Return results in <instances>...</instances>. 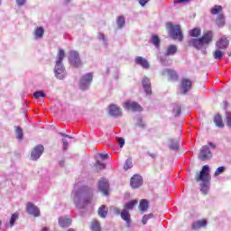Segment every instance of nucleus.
I'll return each instance as SVG.
<instances>
[{
  "mask_svg": "<svg viewBox=\"0 0 231 231\" xmlns=\"http://www.w3.org/2000/svg\"><path fill=\"white\" fill-rule=\"evenodd\" d=\"M214 35L212 31H208L201 38L199 39H190L189 43V46H193L196 50H207L208 48V44L212 42Z\"/></svg>",
  "mask_w": 231,
  "mask_h": 231,
  "instance_id": "obj_1",
  "label": "nucleus"
},
{
  "mask_svg": "<svg viewBox=\"0 0 231 231\" xmlns=\"http://www.w3.org/2000/svg\"><path fill=\"white\" fill-rule=\"evenodd\" d=\"M169 143V147L172 151H178L180 149V139H170Z\"/></svg>",
  "mask_w": 231,
  "mask_h": 231,
  "instance_id": "obj_23",
  "label": "nucleus"
},
{
  "mask_svg": "<svg viewBox=\"0 0 231 231\" xmlns=\"http://www.w3.org/2000/svg\"><path fill=\"white\" fill-rule=\"evenodd\" d=\"M190 88H192V81L187 79H182L180 87L182 95H185V93H187Z\"/></svg>",
  "mask_w": 231,
  "mask_h": 231,
  "instance_id": "obj_20",
  "label": "nucleus"
},
{
  "mask_svg": "<svg viewBox=\"0 0 231 231\" xmlns=\"http://www.w3.org/2000/svg\"><path fill=\"white\" fill-rule=\"evenodd\" d=\"M91 82H93V74L87 73L83 77H81L79 81V89L82 91H86L89 89V86H91Z\"/></svg>",
  "mask_w": 231,
  "mask_h": 231,
  "instance_id": "obj_8",
  "label": "nucleus"
},
{
  "mask_svg": "<svg viewBox=\"0 0 231 231\" xmlns=\"http://www.w3.org/2000/svg\"><path fill=\"white\" fill-rule=\"evenodd\" d=\"M63 143V151H68V147H69V144L68 143V140L62 139Z\"/></svg>",
  "mask_w": 231,
  "mask_h": 231,
  "instance_id": "obj_49",
  "label": "nucleus"
},
{
  "mask_svg": "<svg viewBox=\"0 0 231 231\" xmlns=\"http://www.w3.org/2000/svg\"><path fill=\"white\" fill-rule=\"evenodd\" d=\"M189 0H175V5H180L181 3H189Z\"/></svg>",
  "mask_w": 231,
  "mask_h": 231,
  "instance_id": "obj_54",
  "label": "nucleus"
},
{
  "mask_svg": "<svg viewBox=\"0 0 231 231\" xmlns=\"http://www.w3.org/2000/svg\"><path fill=\"white\" fill-rule=\"evenodd\" d=\"M226 125L228 127H231V113L230 112H227L226 114Z\"/></svg>",
  "mask_w": 231,
  "mask_h": 231,
  "instance_id": "obj_48",
  "label": "nucleus"
},
{
  "mask_svg": "<svg viewBox=\"0 0 231 231\" xmlns=\"http://www.w3.org/2000/svg\"><path fill=\"white\" fill-rule=\"evenodd\" d=\"M223 11V7L221 5H215L213 8H211V14L212 15H217L219 12Z\"/></svg>",
  "mask_w": 231,
  "mask_h": 231,
  "instance_id": "obj_39",
  "label": "nucleus"
},
{
  "mask_svg": "<svg viewBox=\"0 0 231 231\" xmlns=\"http://www.w3.org/2000/svg\"><path fill=\"white\" fill-rule=\"evenodd\" d=\"M133 167V161L131 159H127L125 161V166H124V169L125 171H128V169H131Z\"/></svg>",
  "mask_w": 231,
  "mask_h": 231,
  "instance_id": "obj_45",
  "label": "nucleus"
},
{
  "mask_svg": "<svg viewBox=\"0 0 231 231\" xmlns=\"http://www.w3.org/2000/svg\"><path fill=\"white\" fill-rule=\"evenodd\" d=\"M114 212L115 214H116L117 216L120 215V209L118 208H114Z\"/></svg>",
  "mask_w": 231,
  "mask_h": 231,
  "instance_id": "obj_57",
  "label": "nucleus"
},
{
  "mask_svg": "<svg viewBox=\"0 0 231 231\" xmlns=\"http://www.w3.org/2000/svg\"><path fill=\"white\" fill-rule=\"evenodd\" d=\"M135 125L141 127V129H145V123L142 120V117H137Z\"/></svg>",
  "mask_w": 231,
  "mask_h": 231,
  "instance_id": "obj_42",
  "label": "nucleus"
},
{
  "mask_svg": "<svg viewBox=\"0 0 231 231\" xmlns=\"http://www.w3.org/2000/svg\"><path fill=\"white\" fill-rule=\"evenodd\" d=\"M109 158V154L107 153H97L95 156L96 162L92 166L94 172H100V171H104L106 169V160Z\"/></svg>",
  "mask_w": 231,
  "mask_h": 231,
  "instance_id": "obj_4",
  "label": "nucleus"
},
{
  "mask_svg": "<svg viewBox=\"0 0 231 231\" xmlns=\"http://www.w3.org/2000/svg\"><path fill=\"white\" fill-rule=\"evenodd\" d=\"M199 158V160H202V162H207V160H210V158H212V152L210 151L208 145L202 146Z\"/></svg>",
  "mask_w": 231,
  "mask_h": 231,
  "instance_id": "obj_10",
  "label": "nucleus"
},
{
  "mask_svg": "<svg viewBox=\"0 0 231 231\" xmlns=\"http://www.w3.org/2000/svg\"><path fill=\"white\" fill-rule=\"evenodd\" d=\"M121 217L122 219H124V221L127 223V225L131 223V215L129 214V210L123 209V211L121 212Z\"/></svg>",
  "mask_w": 231,
  "mask_h": 231,
  "instance_id": "obj_25",
  "label": "nucleus"
},
{
  "mask_svg": "<svg viewBox=\"0 0 231 231\" xmlns=\"http://www.w3.org/2000/svg\"><path fill=\"white\" fill-rule=\"evenodd\" d=\"M16 5H18V6H24L26 0H16Z\"/></svg>",
  "mask_w": 231,
  "mask_h": 231,
  "instance_id": "obj_51",
  "label": "nucleus"
},
{
  "mask_svg": "<svg viewBox=\"0 0 231 231\" xmlns=\"http://www.w3.org/2000/svg\"><path fill=\"white\" fill-rule=\"evenodd\" d=\"M190 37H199L201 35V28L195 27L189 31Z\"/></svg>",
  "mask_w": 231,
  "mask_h": 231,
  "instance_id": "obj_32",
  "label": "nucleus"
},
{
  "mask_svg": "<svg viewBox=\"0 0 231 231\" xmlns=\"http://www.w3.org/2000/svg\"><path fill=\"white\" fill-rule=\"evenodd\" d=\"M142 85L146 95H152V89L151 88V79H149V78L144 77L142 80Z\"/></svg>",
  "mask_w": 231,
  "mask_h": 231,
  "instance_id": "obj_16",
  "label": "nucleus"
},
{
  "mask_svg": "<svg viewBox=\"0 0 231 231\" xmlns=\"http://www.w3.org/2000/svg\"><path fill=\"white\" fill-rule=\"evenodd\" d=\"M46 97V94L42 91H36L34 92V98L39 99V98H44Z\"/></svg>",
  "mask_w": 231,
  "mask_h": 231,
  "instance_id": "obj_44",
  "label": "nucleus"
},
{
  "mask_svg": "<svg viewBox=\"0 0 231 231\" xmlns=\"http://www.w3.org/2000/svg\"><path fill=\"white\" fill-rule=\"evenodd\" d=\"M202 226H207V220H199L192 225L193 230H199Z\"/></svg>",
  "mask_w": 231,
  "mask_h": 231,
  "instance_id": "obj_26",
  "label": "nucleus"
},
{
  "mask_svg": "<svg viewBox=\"0 0 231 231\" xmlns=\"http://www.w3.org/2000/svg\"><path fill=\"white\" fill-rule=\"evenodd\" d=\"M225 55V53H223V51H221V49H217L216 50V51L213 53V57L214 59H216V60H220V59H223V56Z\"/></svg>",
  "mask_w": 231,
  "mask_h": 231,
  "instance_id": "obj_34",
  "label": "nucleus"
},
{
  "mask_svg": "<svg viewBox=\"0 0 231 231\" xmlns=\"http://www.w3.org/2000/svg\"><path fill=\"white\" fill-rule=\"evenodd\" d=\"M60 165H62V162H60Z\"/></svg>",
  "mask_w": 231,
  "mask_h": 231,
  "instance_id": "obj_63",
  "label": "nucleus"
},
{
  "mask_svg": "<svg viewBox=\"0 0 231 231\" xmlns=\"http://www.w3.org/2000/svg\"><path fill=\"white\" fill-rule=\"evenodd\" d=\"M134 62H135V64H137V66H141V68H143V69H149V68L151 66L149 64V61L142 56L135 57Z\"/></svg>",
  "mask_w": 231,
  "mask_h": 231,
  "instance_id": "obj_14",
  "label": "nucleus"
},
{
  "mask_svg": "<svg viewBox=\"0 0 231 231\" xmlns=\"http://www.w3.org/2000/svg\"><path fill=\"white\" fill-rule=\"evenodd\" d=\"M196 180L200 182V192H202V194H208V190L210 189V175L199 174L196 177Z\"/></svg>",
  "mask_w": 231,
  "mask_h": 231,
  "instance_id": "obj_5",
  "label": "nucleus"
},
{
  "mask_svg": "<svg viewBox=\"0 0 231 231\" xmlns=\"http://www.w3.org/2000/svg\"><path fill=\"white\" fill-rule=\"evenodd\" d=\"M116 24L119 29H122L124 26H125V18L124 16H119L117 18Z\"/></svg>",
  "mask_w": 231,
  "mask_h": 231,
  "instance_id": "obj_38",
  "label": "nucleus"
},
{
  "mask_svg": "<svg viewBox=\"0 0 231 231\" xmlns=\"http://www.w3.org/2000/svg\"><path fill=\"white\" fill-rule=\"evenodd\" d=\"M226 167L225 166H220L218 167L216 171H215V174H223V172H226Z\"/></svg>",
  "mask_w": 231,
  "mask_h": 231,
  "instance_id": "obj_47",
  "label": "nucleus"
},
{
  "mask_svg": "<svg viewBox=\"0 0 231 231\" xmlns=\"http://www.w3.org/2000/svg\"><path fill=\"white\" fill-rule=\"evenodd\" d=\"M124 107L127 109V111H142V106L136 102H126Z\"/></svg>",
  "mask_w": 231,
  "mask_h": 231,
  "instance_id": "obj_17",
  "label": "nucleus"
},
{
  "mask_svg": "<svg viewBox=\"0 0 231 231\" xmlns=\"http://www.w3.org/2000/svg\"><path fill=\"white\" fill-rule=\"evenodd\" d=\"M177 51H178V47L176 45H170L166 48V51L164 52V55H166V57H169L171 55H175Z\"/></svg>",
  "mask_w": 231,
  "mask_h": 231,
  "instance_id": "obj_24",
  "label": "nucleus"
},
{
  "mask_svg": "<svg viewBox=\"0 0 231 231\" xmlns=\"http://www.w3.org/2000/svg\"><path fill=\"white\" fill-rule=\"evenodd\" d=\"M42 231H48V227H43Z\"/></svg>",
  "mask_w": 231,
  "mask_h": 231,
  "instance_id": "obj_58",
  "label": "nucleus"
},
{
  "mask_svg": "<svg viewBox=\"0 0 231 231\" xmlns=\"http://www.w3.org/2000/svg\"><path fill=\"white\" fill-rule=\"evenodd\" d=\"M69 62L73 68L82 67V60L77 51H70L69 55Z\"/></svg>",
  "mask_w": 231,
  "mask_h": 231,
  "instance_id": "obj_7",
  "label": "nucleus"
},
{
  "mask_svg": "<svg viewBox=\"0 0 231 231\" xmlns=\"http://www.w3.org/2000/svg\"><path fill=\"white\" fill-rule=\"evenodd\" d=\"M208 147H210L214 151L216 149V144L213 143H208Z\"/></svg>",
  "mask_w": 231,
  "mask_h": 231,
  "instance_id": "obj_55",
  "label": "nucleus"
},
{
  "mask_svg": "<svg viewBox=\"0 0 231 231\" xmlns=\"http://www.w3.org/2000/svg\"><path fill=\"white\" fill-rule=\"evenodd\" d=\"M66 3H69V0H66Z\"/></svg>",
  "mask_w": 231,
  "mask_h": 231,
  "instance_id": "obj_60",
  "label": "nucleus"
},
{
  "mask_svg": "<svg viewBox=\"0 0 231 231\" xmlns=\"http://www.w3.org/2000/svg\"><path fill=\"white\" fill-rule=\"evenodd\" d=\"M161 75H167L170 80H178V73L171 69H162Z\"/></svg>",
  "mask_w": 231,
  "mask_h": 231,
  "instance_id": "obj_19",
  "label": "nucleus"
},
{
  "mask_svg": "<svg viewBox=\"0 0 231 231\" xmlns=\"http://www.w3.org/2000/svg\"><path fill=\"white\" fill-rule=\"evenodd\" d=\"M214 122L217 127H225V124H223V118L219 115L215 116Z\"/></svg>",
  "mask_w": 231,
  "mask_h": 231,
  "instance_id": "obj_33",
  "label": "nucleus"
},
{
  "mask_svg": "<svg viewBox=\"0 0 231 231\" xmlns=\"http://www.w3.org/2000/svg\"><path fill=\"white\" fill-rule=\"evenodd\" d=\"M138 204V200H132L125 205V210H133L134 206Z\"/></svg>",
  "mask_w": 231,
  "mask_h": 231,
  "instance_id": "obj_35",
  "label": "nucleus"
},
{
  "mask_svg": "<svg viewBox=\"0 0 231 231\" xmlns=\"http://www.w3.org/2000/svg\"><path fill=\"white\" fill-rule=\"evenodd\" d=\"M151 42L155 46V48H160V37H158V35H152Z\"/></svg>",
  "mask_w": 231,
  "mask_h": 231,
  "instance_id": "obj_37",
  "label": "nucleus"
},
{
  "mask_svg": "<svg viewBox=\"0 0 231 231\" xmlns=\"http://www.w3.org/2000/svg\"><path fill=\"white\" fill-rule=\"evenodd\" d=\"M1 225H2V222H1V220H0V228H1Z\"/></svg>",
  "mask_w": 231,
  "mask_h": 231,
  "instance_id": "obj_61",
  "label": "nucleus"
},
{
  "mask_svg": "<svg viewBox=\"0 0 231 231\" xmlns=\"http://www.w3.org/2000/svg\"><path fill=\"white\" fill-rule=\"evenodd\" d=\"M33 36L36 41H39L44 37V28L42 27H36L33 32Z\"/></svg>",
  "mask_w": 231,
  "mask_h": 231,
  "instance_id": "obj_21",
  "label": "nucleus"
},
{
  "mask_svg": "<svg viewBox=\"0 0 231 231\" xmlns=\"http://www.w3.org/2000/svg\"><path fill=\"white\" fill-rule=\"evenodd\" d=\"M172 113H173L174 116H180V115H181V106L175 105L173 106Z\"/></svg>",
  "mask_w": 231,
  "mask_h": 231,
  "instance_id": "obj_40",
  "label": "nucleus"
},
{
  "mask_svg": "<svg viewBox=\"0 0 231 231\" xmlns=\"http://www.w3.org/2000/svg\"><path fill=\"white\" fill-rule=\"evenodd\" d=\"M143 183V179L138 174H135L131 178L130 185L132 189H138V187H142Z\"/></svg>",
  "mask_w": 231,
  "mask_h": 231,
  "instance_id": "obj_13",
  "label": "nucleus"
},
{
  "mask_svg": "<svg viewBox=\"0 0 231 231\" xmlns=\"http://www.w3.org/2000/svg\"><path fill=\"white\" fill-rule=\"evenodd\" d=\"M98 189L104 196H109V180H107V179H102L99 180Z\"/></svg>",
  "mask_w": 231,
  "mask_h": 231,
  "instance_id": "obj_11",
  "label": "nucleus"
},
{
  "mask_svg": "<svg viewBox=\"0 0 231 231\" xmlns=\"http://www.w3.org/2000/svg\"><path fill=\"white\" fill-rule=\"evenodd\" d=\"M147 208H149V202L145 199H142L140 201L139 210H141V212H146Z\"/></svg>",
  "mask_w": 231,
  "mask_h": 231,
  "instance_id": "obj_31",
  "label": "nucleus"
},
{
  "mask_svg": "<svg viewBox=\"0 0 231 231\" xmlns=\"http://www.w3.org/2000/svg\"><path fill=\"white\" fill-rule=\"evenodd\" d=\"M15 133H16V138L20 141L23 140V128L17 126L15 129Z\"/></svg>",
  "mask_w": 231,
  "mask_h": 231,
  "instance_id": "obj_41",
  "label": "nucleus"
},
{
  "mask_svg": "<svg viewBox=\"0 0 231 231\" xmlns=\"http://www.w3.org/2000/svg\"><path fill=\"white\" fill-rule=\"evenodd\" d=\"M166 30L174 41H183V32H181V27L180 25H174L172 23H166Z\"/></svg>",
  "mask_w": 231,
  "mask_h": 231,
  "instance_id": "obj_3",
  "label": "nucleus"
},
{
  "mask_svg": "<svg viewBox=\"0 0 231 231\" xmlns=\"http://www.w3.org/2000/svg\"><path fill=\"white\" fill-rule=\"evenodd\" d=\"M107 212H108V208H107V206H106V205H102L98 208V216L100 217L106 218V217L107 216Z\"/></svg>",
  "mask_w": 231,
  "mask_h": 231,
  "instance_id": "obj_29",
  "label": "nucleus"
},
{
  "mask_svg": "<svg viewBox=\"0 0 231 231\" xmlns=\"http://www.w3.org/2000/svg\"><path fill=\"white\" fill-rule=\"evenodd\" d=\"M216 23L218 28H223V26H225V15L219 14L217 17Z\"/></svg>",
  "mask_w": 231,
  "mask_h": 231,
  "instance_id": "obj_30",
  "label": "nucleus"
},
{
  "mask_svg": "<svg viewBox=\"0 0 231 231\" xmlns=\"http://www.w3.org/2000/svg\"><path fill=\"white\" fill-rule=\"evenodd\" d=\"M2 5V2H1V0H0V5Z\"/></svg>",
  "mask_w": 231,
  "mask_h": 231,
  "instance_id": "obj_62",
  "label": "nucleus"
},
{
  "mask_svg": "<svg viewBox=\"0 0 231 231\" xmlns=\"http://www.w3.org/2000/svg\"><path fill=\"white\" fill-rule=\"evenodd\" d=\"M64 57H66V52L64 50L60 49L56 56L54 67V74L56 79H59V80H62V79L66 77V68L64 67V63H62Z\"/></svg>",
  "mask_w": 231,
  "mask_h": 231,
  "instance_id": "obj_2",
  "label": "nucleus"
},
{
  "mask_svg": "<svg viewBox=\"0 0 231 231\" xmlns=\"http://www.w3.org/2000/svg\"><path fill=\"white\" fill-rule=\"evenodd\" d=\"M150 156H152V158H154V154H152H152H150Z\"/></svg>",
  "mask_w": 231,
  "mask_h": 231,
  "instance_id": "obj_59",
  "label": "nucleus"
},
{
  "mask_svg": "<svg viewBox=\"0 0 231 231\" xmlns=\"http://www.w3.org/2000/svg\"><path fill=\"white\" fill-rule=\"evenodd\" d=\"M199 174H210V167L208 165H204Z\"/></svg>",
  "mask_w": 231,
  "mask_h": 231,
  "instance_id": "obj_43",
  "label": "nucleus"
},
{
  "mask_svg": "<svg viewBox=\"0 0 231 231\" xmlns=\"http://www.w3.org/2000/svg\"><path fill=\"white\" fill-rule=\"evenodd\" d=\"M42 152H44V146L42 144L36 145L31 152V160L37 162L42 156Z\"/></svg>",
  "mask_w": 231,
  "mask_h": 231,
  "instance_id": "obj_9",
  "label": "nucleus"
},
{
  "mask_svg": "<svg viewBox=\"0 0 231 231\" xmlns=\"http://www.w3.org/2000/svg\"><path fill=\"white\" fill-rule=\"evenodd\" d=\"M60 136H63V138H73L71 136H69V134H62V133H60Z\"/></svg>",
  "mask_w": 231,
  "mask_h": 231,
  "instance_id": "obj_56",
  "label": "nucleus"
},
{
  "mask_svg": "<svg viewBox=\"0 0 231 231\" xmlns=\"http://www.w3.org/2000/svg\"><path fill=\"white\" fill-rule=\"evenodd\" d=\"M97 39L103 43L105 48H107V46H109V42H107V36H106V34L98 32Z\"/></svg>",
  "mask_w": 231,
  "mask_h": 231,
  "instance_id": "obj_28",
  "label": "nucleus"
},
{
  "mask_svg": "<svg viewBox=\"0 0 231 231\" xmlns=\"http://www.w3.org/2000/svg\"><path fill=\"white\" fill-rule=\"evenodd\" d=\"M161 62H162V66H171V63H169V61H167L162 58H161Z\"/></svg>",
  "mask_w": 231,
  "mask_h": 231,
  "instance_id": "obj_53",
  "label": "nucleus"
},
{
  "mask_svg": "<svg viewBox=\"0 0 231 231\" xmlns=\"http://www.w3.org/2000/svg\"><path fill=\"white\" fill-rule=\"evenodd\" d=\"M59 224L62 228H66L71 225V218L61 217L59 218Z\"/></svg>",
  "mask_w": 231,
  "mask_h": 231,
  "instance_id": "obj_22",
  "label": "nucleus"
},
{
  "mask_svg": "<svg viewBox=\"0 0 231 231\" xmlns=\"http://www.w3.org/2000/svg\"><path fill=\"white\" fill-rule=\"evenodd\" d=\"M17 219H19V213H14L11 216L10 221H9V226L12 228V226H14V225H15V221H17Z\"/></svg>",
  "mask_w": 231,
  "mask_h": 231,
  "instance_id": "obj_36",
  "label": "nucleus"
},
{
  "mask_svg": "<svg viewBox=\"0 0 231 231\" xmlns=\"http://www.w3.org/2000/svg\"><path fill=\"white\" fill-rule=\"evenodd\" d=\"M152 217H153L152 214L144 215L142 220L143 225H147V221H149V219H152Z\"/></svg>",
  "mask_w": 231,
  "mask_h": 231,
  "instance_id": "obj_46",
  "label": "nucleus"
},
{
  "mask_svg": "<svg viewBox=\"0 0 231 231\" xmlns=\"http://www.w3.org/2000/svg\"><path fill=\"white\" fill-rule=\"evenodd\" d=\"M139 2V5H141V6H145L146 4L149 3V0H137Z\"/></svg>",
  "mask_w": 231,
  "mask_h": 231,
  "instance_id": "obj_52",
  "label": "nucleus"
},
{
  "mask_svg": "<svg viewBox=\"0 0 231 231\" xmlns=\"http://www.w3.org/2000/svg\"><path fill=\"white\" fill-rule=\"evenodd\" d=\"M108 113L110 116H113L114 118H118L122 116V108L116 105H110L108 107Z\"/></svg>",
  "mask_w": 231,
  "mask_h": 231,
  "instance_id": "obj_12",
  "label": "nucleus"
},
{
  "mask_svg": "<svg viewBox=\"0 0 231 231\" xmlns=\"http://www.w3.org/2000/svg\"><path fill=\"white\" fill-rule=\"evenodd\" d=\"M91 231H102V226H100V222L97 219H94L90 226Z\"/></svg>",
  "mask_w": 231,
  "mask_h": 231,
  "instance_id": "obj_27",
  "label": "nucleus"
},
{
  "mask_svg": "<svg viewBox=\"0 0 231 231\" xmlns=\"http://www.w3.org/2000/svg\"><path fill=\"white\" fill-rule=\"evenodd\" d=\"M228 44H230V42H228L226 36H223L216 42V48L218 50H226Z\"/></svg>",
  "mask_w": 231,
  "mask_h": 231,
  "instance_id": "obj_15",
  "label": "nucleus"
},
{
  "mask_svg": "<svg viewBox=\"0 0 231 231\" xmlns=\"http://www.w3.org/2000/svg\"><path fill=\"white\" fill-rule=\"evenodd\" d=\"M27 212L28 214H31V216H34V217H38V216H41V211L39 210V208L32 203L27 204Z\"/></svg>",
  "mask_w": 231,
  "mask_h": 231,
  "instance_id": "obj_18",
  "label": "nucleus"
},
{
  "mask_svg": "<svg viewBox=\"0 0 231 231\" xmlns=\"http://www.w3.org/2000/svg\"><path fill=\"white\" fill-rule=\"evenodd\" d=\"M82 191L83 189H79L77 191H73L71 194V196H73L74 198V203L77 208H86V206L89 205V203H91V199H93V198H88L83 200V203H80V198H82Z\"/></svg>",
  "mask_w": 231,
  "mask_h": 231,
  "instance_id": "obj_6",
  "label": "nucleus"
},
{
  "mask_svg": "<svg viewBox=\"0 0 231 231\" xmlns=\"http://www.w3.org/2000/svg\"><path fill=\"white\" fill-rule=\"evenodd\" d=\"M118 143H119V147H124V145H125V140L122 137L118 138Z\"/></svg>",
  "mask_w": 231,
  "mask_h": 231,
  "instance_id": "obj_50",
  "label": "nucleus"
}]
</instances>
